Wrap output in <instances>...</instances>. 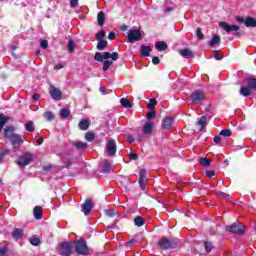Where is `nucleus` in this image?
<instances>
[{"instance_id":"nucleus-22","label":"nucleus","mask_w":256,"mask_h":256,"mask_svg":"<svg viewBox=\"0 0 256 256\" xmlns=\"http://www.w3.org/2000/svg\"><path fill=\"white\" fill-rule=\"evenodd\" d=\"M245 27H256V19L248 16L244 22Z\"/></svg>"},{"instance_id":"nucleus-28","label":"nucleus","mask_w":256,"mask_h":256,"mask_svg":"<svg viewBox=\"0 0 256 256\" xmlns=\"http://www.w3.org/2000/svg\"><path fill=\"white\" fill-rule=\"evenodd\" d=\"M120 103H121L122 107H124L125 109H131V107H133V104L127 98H121Z\"/></svg>"},{"instance_id":"nucleus-20","label":"nucleus","mask_w":256,"mask_h":256,"mask_svg":"<svg viewBox=\"0 0 256 256\" xmlns=\"http://www.w3.org/2000/svg\"><path fill=\"white\" fill-rule=\"evenodd\" d=\"M108 45H109V42H107V40H98L96 49H98V51H105Z\"/></svg>"},{"instance_id":"nucleus-40","label":"nucleus","mask_w":256,"mask_h":256,"mask_svg":"<svg viewBox=\"0 0 256 256\" xmlns=\"http://www.w3.org/2000/svg\"><path fill=\"white\" fill-rule=\"evenodd\" d=\"M196 37L200 41H203V39H205V34H203V30L201 29V27L196 28Z\"/></svg>"},{"instance_id":"nucleus-39","label":"nucleus","mask_w":256,"mask_h":256,"mask_svg":"<svg viewBox=\"0 0 256 256\" xmlns=\"http://www.w3.org/2000/svg\"><path fill=\"white\" fill-rule=\"evenodd\" d=\"M71 115V111L67 108H63L60 111V116L62 117V119H67V117H69Z\"/></svg>"},{"instance_id":"nucleus-38","label":"nucleus","mask_w":256,"mask_h":256,"mask_svg":"<svg viewBox=\"0 0 256 256\" xmlns=\"http://www.w3.org/2000/svg\"><path fill=\"white\" fill-rule=\"evenodd\" d=\"M43 117L46 119V121H53L55 119V114L51 111H47L43 114Z\"/></svg>"},{"instance_id":"nucleus-15","label":"nucleus","mask_w":256,"mask_h":256,"mask_svg":"<svg viewBox=\"0 0 256 256\" xmlns=\"http://www.w3.org/2000/svg\"><path fill=\"white\" fill-rule=\"evenodd\" d=\"M12 147L14 149H19L21 147V143H23V139L21 138V135L16 134L13 138H10Z\"/></svg>"},{"instance_id":"nucleus-6","label":"nucleus","mask_w":256,"mask_h":256,"mask_svg":"<svg viewBox=\"0 0 256 256\" xmlns=\"http://www.w3.org/2000/svg\"><path fill=\"white\" fill-rule=\"evenodd\" d=\"M126 39L128 40V43H135L143 39V34H141V30L139 29H130Z\"/></svg>"},{"instance_id":"nucleus-57","label":"nucleus","mask_w":256,"mask_h":256,"mask_svg":"<svg viewBox=\"0 0 256 256\" xmlns=\"http://www.w3.org/2000/svg\"><path fill=\"white\" fill-rule=\"evenodd\" d=\"M77 5H79V0H70V7L72 9H75V7H77Z\"/></svg>"},{"instance_id":"nucleus-30","label":"nucleus","mask_w":256,"mask_h":256,"mask_svg":"<svg viewBox=\"0 0 256 256\" xmlns=\"http://www.w3.org/2000/svg\"><path fill=\"white\" fill-rule=\"evenodd\" d=\"M9 121V117L5 116V114L0 113V131L5 127L7 122Z\"/></svg>"},{"instance_id":"nucleus-41","label":"nucleus","mask_w":256,"mask_h":256,"mask_svg":"<svg viewBox=\"0 0 256 256\" xmlns=\"http://www.w3.org/2000/svg\"><path fill=\"white\" fill-rule=\"evenodd\" d=\"M219 41H221V36L216 35L214 36L211 40H210V47H215V45H217V43H219Z\"/></svg>"},{"instance_id":"nucleus-8","label":"nucleus","mask_w":256,"mask_h":256,"mask_svg":"<svg viewBox=\"0 0 256 256\" xmlns=\"http://www.w3.org/2000/svg\"><path fill=\"white\" fill-rule=\"evenodd\" d=\"M226 231L229 233H234L236 235H243L245 233V226L241 223H234L226 226Z\"/></svg>"},{"instance_id":"nucleus-45","label":"nucleus","mask_w":256,"mask_h":256,"mask_svg":"<svg viewBox=\"0 0 256 256\" xmlns=\"http://www.w3.org/2000/svg\"><path fill=\"white\" fill-rule=\"evenodd\" d=\"M68 51L69 53H73V51H75V41L73 40L68 41Z\"/></svg>"},{"instance_id":"nucleus-43","label":"nucleus","mask_w":256,"mask_h":256,"mask_svg":"<svg viewBox=\"0 0 256 256\" xmlns=\"http://www.w3.org/2000/svg\"><path fill=\"white\" fill-rule=\"evenodd\" d=\"M105 30H101L98 33H96V41H103L105 39Z\"/></svg>"},{"instance_id":"nucleus-46","label":"nucleus","mask_w":256,"mask_h":256,"mask_svg":"<svg viewBox=\"0 0 256 256\" xmlns=\"http://www.w3.org/2000/svg\"><path fill=\"white\" fill-rule=\"evenodd\" d=\"M147 177V170L145 169H140L139 171V180H145Z\"/></svg>"},{"instance_id":"nucleus-26","label":"nucleus","mask_w":256,"mask_h":256,"mask_svg":"<svg viewBox=\"0 0 256 256\" xmlns=\"http://www.w3.org/2000/svg\"><path fill=\"white\" fill-rule=\"evenodd\" d=\"M12 237L13 239H15L16 241L18 239H21V237H23V230L19 229V228H15L14 231L12 232Z\"/></svg>"},{"instance_id":"nucleus-17","label":"nucleus","mask_w":256,"mask_h":256,"mask_svg":"<svg viewBox=\"0 0 256 256\" xmlns=\"http://www.w3.org/2000/svg\"><path fill=\"white\" fill-rule=\"evenodd\" d=\"M152 51H153V48H151V46H145V45L140 46V55H142V57H150Z\"/></svg>"},{"instance_id":"nucleus-1","label":"nucleus","mask_w":256,"mask_h":256,"mask_svg":"<svg viewBox=\"0 0 256 256\" xmlns=\"http://www.w3.org/2000/svg\"><path fill=\"white\" fill-rule=\"evenodd\" d=\"M119 59V53L117 52H96L94 55V60L98 61V63H103L102 71L106 72L109 71V67L113 65V61H117Z\"/></svg>"},{"instance_id":"nucleus-59","label":"nucleus","mask_w":256,"mask_h":256,"mask_svg":"<svg viewBox=\"0 0 256 256\" xmlns=\"http://www.w3.org/2000/svg\"><path fill=\"white\" fill-rule=\"evenodd\" d=\"M152 63L153 65H159V63H161V59H159L157 56H154L152 57Z\"/></svg>"},{"instance_id":"nucleus-52","label":"nucleus","mask_w":256,"mask_h":256,"mask_svg":"<svg viewBox=\"0 0 256 256\" xmlns=\"http://www.w3.org/2000/svg\"><path fill=\"white\" fill-rule=\"evenodd\" d=\"M138 183L142 191H145V189H147V184L145 183V180H138Z\"/></svg>"},{"instance_id":"nucleus-60","label":"nucleus","mask_w":256,"mask_h":256,"mask_svg":"<svg viewBox=\"0 0 256 256\" xmlns=\"http://www.w3.org/2000/svg\"><path fill=\"white\" fill-rule=\"evenodd\" d=\"M206 176L211 179V177H215V170H208L206 171Z\"/></svg>"},{"instance_id":"nucleus-61","label":"nucleus","mask_w":256,"mask_h":256,"mask_svg":"<svg viewBox=\"0 0 256 256\" xmlns=\"http://www.w3.org/2000/svg\"><path fill=\"white\" fill-rule=\"evenodd\" d=\"M129 157L132 161H137V159H139V155L137 153H130Z\"/></svg>"},{"instance_id":"nucleus-33","label":"nucleus","mask_w":256,"mask_h":256,"mask_svg":"<svg viewBox=\"0 0 256 256\" xmlns=\"http://www.w3.org/2000/svg\"><path fill=\"white\" fill-rule=\"evenodd\" d=\"M204 249H205L206 253H211V251H213V242L205 241L204 242Z\"/></svg>"},{"instance_id":"nucleus-3","label":"nucleus","mask_w":256,"mask_h":256,"mask_svg":"<svg viewBox=\"0 0 256 256\" xmlns=\"http://www.w3.org/2000/svg\"><path fill=\"white\" fill-rule=\"evenodd\" d=\"M75 252L77 255L87 256L89 255V247L85 240H77L74 242Z\"/></svg>"},{"instance_id":"nucleus-4","label":"nucleus","mask_w":256,"mask_h":256,"mask_svg":"<svg viewBox=\"0 0 256 256\" xmlns=\"http://www.w3.org/2000/svg\"><path fill=\"white\" fill-rule=\"evenodd\" d=\"M190 99L195 105H201L205 101V92L196 89L190 94Z\"/></svg>"},{"instance_id":"nucleus-21","label":"nucleus","mask_w":256,"mask_h":256,"mask_svg":"<svg viewBox=\"0 0 256 256\" xmlns=\"http://www.w3.org/2000/svg\"><path fill=\"white\" fill-rule=\"evenodd\" d=\"M252 90L250 88H248L247 86H242L239 90V94L242 97H249V95H251Z\"/></svg>"},{"instance_id":"nucleus-12","label":"nucleus","mask_w":256,"mask_h":256,"mask_svg":"<svg viewBox=\"0 0 256 256\" xmlns=\"http://www.w3.org/2000/svg\"><path fill=\"white\" fill-rule=\"evenodd\" d=\"M33 161V156L31 154H26L25 156H21L19 161L17 162V165L20 167H27V165H30Z\"/></svg>"},{"instance_id":"nucleus-9","label":"nucleus","mask_w":256,"mask_h":256,"mask_svg":"<svg viewBox=\"0 0 256 256\" xmlns=\"http://www.w3.org/2000/svg\"><path fill=\"white\" fill-rule=\"evenodd\" d=\"M106 153L110 157L117 155V142L114 139H110L106 142Z\"/></svg>"},{"instance_id":"nucleus-13","label":"nucleus","mask_w":256,"mask_h":256,"mask_svg":"<svg viewBox=\"0 0 256 256\" xmlns=\"http://www.w3.org/2000/svg\"><path fill=\"white\" fill-rule=\"evenodd\" d=\"M153 129H155V124L151 121H147L142 128L144 135H151L153 133Z\"/></svg>"},{"instance_id":"nucleus-29","label":"nucleus","mask_w":256,"mask_h":256,"mask_svg":"<svg viewBox=\"0 0 256 256\" xmlns=\"http://www.w3.org/2000/svg\"><path fill=\"white\" fill-rule=\"evenodd\" d=\"M163 127L164 129H171V125H173V118L166 117L163 121Z\"/></svg>"},{"instance_id":"nucleus-47","label":"nucleus","mask_w":256,"mask_h":256,"mask_svg":"<svg viewBox=\"0 0 256 256\" xmlns=\"http://www.w3.org/2000/svg\"><path fill=\"white\" fill-rule=\"evenodd\" d=\"M155 117H157V112L153 110L146 115L147 121H151V119H155Z\"/></svg>"},{"instance_id":"nucleus-19","label":"nucleus","mask_w":256,"mask_h":256,"mask_svg":"<svg viewBox=\"0 0 256 256\" xmlns=\"http://www.w3.org/2000/svg\"><path fill=\"white\" fill-rule=\"evenodd\" d=\"M33 215L35 219H42L43 218V207L35 206L33 209Z\"/></svg>"},{"instance_id":"nucleus-5","label":"nucleus","mask_w":256,"mask_h":256,"mask_svg":"<svg viewBox=\"0 0 256 256\" xmlns=\"http://www.w3.org/2000/svg\"><path fill=\"white\" fill-rule=\"evenodd\" d=\"M59 254L62 256L73 255V242H61L59 246Z\"/></svg>"},{"instance_id":"nucleus-18","label":"nucleus","mask_w":256,"mask_h":256,"mask_svg":"<svg viewBox=\"0 0 256 256\" xmlns=\"http://www.w3.org/2000/svg\"><path fill=\"white\" fill-rule=\"evenodd\" d=\"M15 135L16 134L14 126H6V128L4 129V136L6 137V139H11Z\"/></svg>"},{"instance_id":"nucleus-50","label":"nucleus","mask_w":256,"mask_h":256,"mask_svg":"<svg viewBox=\"0 0 256 256\" xmlns=\"http://www.w3.org/2000/svg\"><path fill=\"white\" fill-rule=\"evenodd\" d=\"M105 215L107 217H115V215H117V212L114 210H105Z\"/></svg>"},{"instance_id":"nucleus-56","label":"nucleus","mask_w":256,"mask_h":256,"mask_svg":"<svg viewBox=\"0 0 256 256\" xmlns=\"http://www.w3.org/2000/svg\"><path fill=\"white\" fill-rule=\"evenodd\" d=\"M5 155H9V149H4L0 151V161L5 157Z\"/></svg>"},{"instance_id":"nucleus-11","label":"nucleus","mask_w":256,"mask_h":256,"mask_svg":"<svg viewBox=\"0 0 256 256\" xmlns=\"http://www.w3.org/2000/svg\"><path fill=\"white\" fill-rule=\"evenodd\" d=\"M95 204H93V200L91 199H86L84 201V203L81 206V211L82 213H84V215H88L89 213H91L93 207Z\"/></svg>"},{"instance_id":"nucleus-31","label":"nucleus","mask_w":256,"mask_h":256,"mask_svg":"<svg viewBox=\"0 0 256 256\" xmlns=\"http://www.w3.org/2000/svg\"><path fill=\"white\" fill-rule=\"evenodd\" d=\"M134 224L136 225V227H143V225H145V219H143V217L141 216H137L134 219Z\"/></svg>"},{"instance_id":"nucleus-10","label":"nucleus","mask_w":256,"mask_h":256,"mask_svg":"<svg viewBox=\"0 0 256 256\" xmlns=\"http://www.w3.org/2000/svg\"><path fill=\"white\" fill-rule=\"evenodd\" d=\"M49 93L54 101H61V99H63V91L54 85H50Z\"/></svg>"},{"instance_id":"nucleus-24","label":"nucleus","mask_w":256,"mask_h":256,"mask_svg":"<svg viewBox=\"0 0 256 256\" xmlns=\"http://www.w3.org/2000/svg\"><path fill=\"white\" fill-rule=\"evenodd\" d=\"M155 48L158 50V51H167V43L165 41H159V42H156L155 43Z\"/></svg>"},{"instance_id":"nucleus-63","label":"nucleus","mask_w":256,"mask_h":256,"mask_svg":"<svg viewBox=\"0 0 256 256\" xmlns=\"http://www.w3.org/2000/svg\"><path fill=\"white\" fill-rule=\"evenodd\" d=\"M221 141H222L221 136L214 137V143H216V145H219V143H221Z\"/></svg>"},{"instance_id":"nucleus-35","label":"nucleus","mask_w":256,"mask_h":256,"mask_svg":"<svg viewBox=\"0 0 256 256\" xmlns=\"http://www.w3.org/2000/svg\"><path fill=\"white\" fill-rule=\"evenodd\" d=\"M157 107V100L155 98H152L149 100V103L147 104V109L150 111H153Z\"/></svg>"},{"instance_id":"nucleus-51","label":"nucleus","mask_w":256,"mask_h":256,"mask_svg":"<svg viewBox=\"0 0 256 256\" xmlns=\"http://www.w3.org/2000/svg\"><path fill=\"white\" fill-rule=\"evenodd\" d=\"M8 251H9V247L7 246L0 247V256H5Z\"/></svg>"},{"instance_id":"nucleus-25","label":"nucleus","mask_w":256,"mask_h":256,"mask_svg":"<svg viewBox=\"0 0 256 256\" xmlns=\"http://www.w3.org/2000/svg\"><path fill=\"white\" fill-rule=\"evenodd\" d=\"M98 25L103 27L105 25V12L100 11L97 15Z\"/></svg>"},{"instance_id":"nucleus-54","label":"nucleus","mask_w":256,"mask_h":256,"mask_svg":"<svg viewBox=\"0 0 256 256\" xmlns=\"http://www.w3.org/2000/svg\"><path fill=\"white\" fill-rule=\"evenodd\" d=\"M214 58L216 61H221L223 59V55L219 54V50L214 51Z\"/></svg>"},{"instance_id":"nucleus-55","label":"nucleus","mask_w":256,"mask_h":256,"mask_svg":"<svg viewBox=\"0 0 256 256\" xmlns=\"http://www.w3.org/2000/svg\"><path fill=\"white\" fill-rule=\"evenodd\" d=\"M40 47L42 49H47V47H49V42L47 40H42L40 43Z\"/></svg>"},{"instance_id":"nucleus-34","label":"nucleus","mask_w":256,"mask_h":256,"mask_svg":"<svg viewBox=\"0 0 256 256\" xmlns=\"http://www.w3.org/2000/svg\"><path fill=\"white\" fill-rule=\"evenodd\" d=\"M102 171L103 173H109V171H111V163L109 162V160H104Z\"/></svg>"},{"instance_id":"nucleus-64","label":"nucleus","mask_w":256,"mask_h":256,"mask_svg":"<svg viewBox=\"0 0 256 256\" xmlns=\"http://www.w3.org/2000/svg\"><path fill=\"white\" fill-rule=\"evenodd\" d=\"M40 97H41V95H39V94H33L32 99L34 101H39Z\"/></svg>"},{"instance_id":"nucleus-32","label":"nucleus","mask_w":256,"mask_h":256,"mask_svg":"<svg viewBox=\"0 0 256 256\" xmlns=\"http://www.w3.org/2000/svg\"><path fill=\"white\" fill-rule=\"evenodd\" d=\"M199 163L200 165H202L203 167H209L211 165V159L204 157V158H200L199 159Z\"/></svg>"},{"instance_id":"nucleus-7","label":"nucleus","mask_w":256,"mask_h":256,"mask_svg":"<svg viewBox=\"0 0 256 256\" xmlns=\"http://www.w3.org/2000/svg\"><path fill=\"white\" fill-rule=\"evenodd\" d=\"M219 27L224 29V31H226V33H233V31H234L236 33V37H239L241 35V33H239V30L241 28L237 25H231L225 21H221V22H219Z\"/></svg>"},{"instance_id":"nucleus-2","label":"nucleus","mask_w":256,"mask_h":256,"mask_svg":"<svg viewBox=\"0 0 256 256\" xmlns=\"http://www.w3.org/2000/svg\"><path fill=\"white\" fill-rule=\"evenodd\" d=\"M160 251H169L171 249H177L179 247V238H167L166 236L160 238L157 242Z\"/></svg>"},{"instance_id":"nucleus-53","label":"nucleus","mask_w":256,"mask_h":256,"mask_svg":"<svg viewBox=\"0 0 256 256\" xmlns=\"http://www.w3.org/2000/svg\"><path fill=\"white\" fill-rule=\"evenodd\" d=\"M63 168L64 169H69V167H71V159H66L63 161Z\"/></svg>"},{"instance_id":"nucleus-49","label":"nucleus","mask_w":256,"mask_h":256,"mask_svg":"<svg viewBox=\"0 0 256 256\" xmlns=\"http://www.w3.org/2000/svg\"><path fill=\"white\" fill-rule=\"evenodd\" d=\"M218 197H221L222 199H231V195H229L228 193L225 192H221L219 191L217 193Z\"/></svg>"},{"instance_id":"nucleus-16","label":"nucleus","mask_w":256,"mask_h":256,"mask_svg":"<svg viewBox=\"0 0 256 256\" xmlns=\"http://www.w3.org/2000/svg\"><path fill=\"white\" fill-rule=\"evenodd\" d=\"M246 85L251 91H256V76L246 78Z\"/></svg>"},{"instance_id":"nucleus-36","label":"nucleus","mask_w":256,"mask_h":256,"mask_svg":"<svg viewBox=\"0 0 256 256\" xmlns=\"http://www.w3.org/2000/svg\"><path fill=\"white\" fill-rule=\"evenodd\" d=\"M74 147H76V149H87L89 145L86 142L78 141L74 143Z\"/></svg>"},{"instance_id":"nucleus-48","label":"nucleus","mask_w":256,"mask_h":256,"mask_svg":"<svg viewBox=\"0 0 256 256\" xmlns=\"http://www.w3.org/2000/svg\"><path fill=\"white\" fill-rule=\"evenodd\" d=\"M85 139L86 141H89V142L94 141L95 135L92 132H87L85 134Z\"/></svg>"},{"instance_id":"nucleus-27","label":"nucleus","mask_w":256,"mask_h":256,"mask_svg":"<svg viewBox=\"0 0 256 256\" xmlns=\"http://www.w3.org/2000/svg\"><path fill=\"white\" fill-rule=\"evenodd\" d=\"M197 126L200 127V131H203V128L207 127V116H202L197 122Z\"/></svg>"},{"instance_id":"nucleus-42","label":"nucleus","mask_w":256,"mask_h":256,"mask_svg":"<svg viewBox=\"0 0 256 256\" xmlns=\"http://www.w3.org/2000/svg\"><path fill=\"white\" fill-rule=\"evenodd\" d=\"M219 135L222 137H231V135H233V131H231V129H223L220 131Z\"/></svg>"},{"instance_id":"nucleus-62","label":"nucleus","mask_w":256,"mask_h":256,"mask_svg":"<svg viewBox=\"0 0 256 256\" xmlns=\"http://www.w3.org/2000/svg\"><path fill=\"white\" fill-rule=\"evenodd\" d=\"M134 243H137V240L132 239V240H130V241H128V242L126 243V247H132V245H134Z\"/></svg>"},{"instance_id":"nucleus-44","label":"nucleus","mask_w":256,"mask_h":256,"mask_svg":"<svg viewBox=\"0 0 256 256\" xmlns=\"http://www.w3.org/2000/svg\"><path fill=\"white\" fill-rule=\"evenodd\" d=\"M30 243L34 247H39L41 245V239H39V238H30Z\"/></svg>"},{"instance_id":"nucleus-58","label":"nucleus","mask_w":256,"mask_h":256,"mask_svg":"<svg viewBox=\"0 0 256 256\" xmlns=\"http://www.w3.org/2000/svg\"><path fill=\"white\" fill-rule=\"evenodd\" d=\"M108 39L110 41H113V40L117 39V34H115V32H109Z\"/></svg>"},{"instance_id":"nucleus-14","label":"nucleus","mask_w":256,"mask_h":256,"mask_svg":"<svg viewBox=\"0 0 256 256\" xmlns=\"http://www.w3.org/2000/svg\"><path fill=\"white\" fill-rule=\"evenodd\" d=\"M179 55L181 57H184V59H194L193 51L189 48L180 49L178 51Z\"/></svg>"},{"instance_id":"nucleus-37","label":"nucleus","mask_w":256,"mask_h":256,"mask_svg":"<svg viewBox=\"0 0 256 256\" xmlns=\"http://www.w3.org/2000/svg\"><path fill=\"white\" fill-rule=\"evenodd\" d=\"M25 129L26 131H29V133H33V131H35V124L33 121H28L25 125Z\"/></svg>"},{"instance_id":"nucleus-23","label":"nucleus","mask_w":256,"mask_h":256,"mask_svg":"<svg viewBox=\"0 0 256 256\" xmlns=\"http://www.w3.org/2000/svg\"><path fill=\"white\" fill-rule=\"evenodd\" d=\"M89 125H91L89 120L83 119L79 122L78 127L81 129V131H87V129H89Z\"/></svg>"}]
</instances>
